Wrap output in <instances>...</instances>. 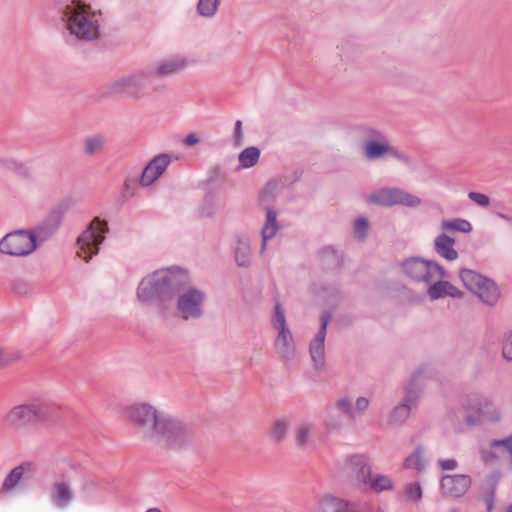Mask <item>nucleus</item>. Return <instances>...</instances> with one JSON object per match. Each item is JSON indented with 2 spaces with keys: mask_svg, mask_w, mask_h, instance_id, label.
Listing matches in <instances>:
<instances>
[{
  "mask_svg": "<svg viewBox=\"0 0 512 512\" xmlns=\"http://www.w3.org/2000/svg\"><path fill=\"white\" fill-rule=\"evenodd\" d=\"M324 423L329 430H338L342 426V421L332 413H329V416L325 419Z\"/></svg>",
  "mask_w": 512,
  "mask_h": 512,
  "instance_id": "603ef678",
  "label": "nucleus"
},
{
  "mask_svg": "<svg viewBox=\"0 0 512 512\" xmlns=\"http://www.w3.org/2000/svg\"><path fill=\"white\" fill-rule=\"evenodd\" d=\"M125 416L148 441L177 449L190 439L187 425L149 403L138 402L128 406Z\"/></svg>",
  "mask_w": 512,
  "mask_h": 512,
  "instance_id": "f257e3e1",
  "label": "nucleus"
},
{
  "mask_svg": "<svg viewBox=\"0 0 512 512\" xmlns=\"http://www.w3.org/2000/svg\"><path fill=\"white\" fill-rule=\"evenodd\" d=\"M446 291V295H449L451 297H457L459 295V291L453 285L452 288H447Z\"/></svg>",
  "mask_w": 512,
  "mask_h": 512,
  "instance_id": "052dcab7",
  "label": "nucleus"
},
{
  "mask_svg": "<svg viewBox=\"0 0 512 512\" xmlns=\"http://www.w3.org/2000/svg\"><path fill=\"white\" fill-rule=\"evenodd\" d=\"M176 296V310L182 320H198L204 315L203 306L206 300L204 291L190 286L189 283Z\"/></svg>",
  "mask_w": 512,
  "mask_h": 512,
  "instance_id": "0eeeda50",
  "label": "nucleus"
},
{
  "mask_svg": "<svg viewBox=\"0 0 512 512\" xmlns=\"http://www.w3.org/2000/svg\"><path fill=\"white\" fill-rule=\"evenodd\" d=\"M322 253H323V255H331L335 259H338L336 251L332 247H327V248L323 249Z\"/></svg>",
  "mask_w": 512,
  "mask_h": 512,
  "instance_id": "13d9d810",
  "label": "nucleus"
},
{
  "mask_svg": "<svg viewBox=\"0 0 512 512\" xmlns=\"http://www.w3.org/2000/svg\"><path fill=\"white\" fill-rule=\"evenodd\" d=\"M482 457L486 462H490V461L496 459V455L493 451H483Z\"/></svg>",
  "mask_w": 512,
  "mask_h": 512,
  "instance_id": "4d7b16f0",
  "label": "nucleus"
},
{
  "mask_svg": "<svg viewBox=\"0 0 512 512\" xmlns=\"http://www.w3.org/2000/svg\"><path fill=\"white\" fill-rule=\"evenodd\" d=\"M62 221L60 210H53L40 224L29 230L34 236L35 242L42 243L48 240L59 228Z\"/></svg>",
  "mask_w": 512,
  "mask_h": 512,
  "instance_id": "f3484780",
  "label": "nucleus"
},
{
  "mask_svg": "<svg viewBox=\"0 0 512 512\" xmlns=\"http://www.w3.org/2000/svg\"><path fill=\"white\" fill-rule=\"evenodd\" d=\"M472 485V479L467 474L444 475L440 480L442 494L450 498H461Z\"/></svg>",
  "mask_w": 512,
  "mask_h": 512,
  "instance_id": "2eb2a0df",
  "label": "nucleus"
},
{
  "mask_svg": "<svg viewBox=\"0 0 512 512\" xmlns=\"http://www.w3.org/2000/svg\"><path fill=\"white\" fill-rule=\"evenodd\" d=\"M420 374V371H416L404 387L405 393L401 403L410 409H414L417 406L418 400L420 398V387L418 384Z\"/></svg>",
  "mask_w": 512,
  "mask_h": 512,
  "instance_id": "5701e85b",
  "label": "nucleus"
},
{
  "mask_svg": "<svg viewBox=\"0 0 512 512\" xmlns=\"http://www.w3.org/2000/svg\"><path fill=\"white\" fill-rule=\"evenodd\" d=\"M367 132H368V135L371 136L372 138H375V139L383 138L382 134L377 130L368 129Z\"/></svg>",
  "mask_w": 512,
  "mask_h": 512,
  "instance_id": "bf43d9fd",
  "label": "nucleus"
},
{
  "mask_svg": "<svg viewBox=\"0 0 512 512\" xmlns=\"http://www.w3.org/2000/svg\"><path fill=\"white\" fill-rule=\"evenodd\" d=\"M37 248L34 236L29 230L18 229L7 233L0 240V253L24 257L33 253Z\"/></svg>",
  "mask_w": 512,
  "mask_h": 512,
  "instance_id": "9d476101",
  "label": "nucleus"
},
{
  "mask_svg": "<svg viewBox=\"0 0 512 512\" xmlns=\"http://www.w3.org/2000/svg\"><path fill=\"white\" fill-rule=\"evenodd\" d=\"M62 406L46 396L13 406L4 416L5 423L12 428H31L56 423L62 415Z\"/></svg>",
  "mask_w": 512,
  "mask_h": 512,
  "instance_id": "20e7f679",
  "label": "nucleus"
},
{
  "mask_svg": "<svg viewBox=\"0 0 512 512\" xmlns=\"http://www.w3.org/2000/svg\"><path fill=\"white\" fill-rule=\"evenodd\" d=\"M191 61L187 57L172 56L159 61L155 65L147 66L150 79L153 77H169L185 70Z\"/></svg>",
  "mask_w": 512,
  "mask_h": 512,
  "instance_id": "dca6fc26",
  "label": "nucleus"
},
{
  "mask_svg": "<svg viewBox=\"0 0 512 512\" xmlns=\"http://www.w3.org/2000/svg\"><path fill=\"white\" fill-rule=\"evenodd\" d=\"M313 512H357L355 504L331 494L319 500Z\"/></svg>",
  "mask_w": 512,
  "mask_h": 512,
  "instance_id": "6ab92c4d",
  "label": "nucleus"
},
{
  "mask_svg": "<svg viewBox=\"0 0 512 512\" xmlns=\"http://www.w3.org/2000/svg\"><path fill=\"white\" fill-rule=\"evenodd\" d=\"M441 228L443 230H453L463 233H469L472 230V225L466 219L456 218L452 220L442 221Z\"/></svg>",
  "mask_w": 512,
  "mask_h": 512,
  "instance_id": "e433bc0d",
  "label": "nucleus"
},
{
  "mask_svg": "<svg viewBox=\"0 0 512 512\" xmlns=\"http://www.w3.org/2000/svg\"><path fill=\"white\" fill-rule=\"evenodd\" d=\"M332 319V313L325 311L320 317V327L309 345V352L315 367L321 368L325 363V338L327 326Z\"/></svg>",
  "mask_w": 512,
  "mask_h": 512,
  "instance_id": "4468645a",
  "label": "nucleus"
},
{
  "mask_svg": "<svg viewBox=\"0 0 512 512\" xmlns=\"http://www.w3.org/2000/svg\"><path fill=\"white\" fill-rule=\"evenodd\" d=\"M424 454V446L420 444L417 445L413 452L404 459L403 468L406 470H414L417 473H423L427 468Z\"/></svg>",
  "mask_w": 512,
  "mask_h": 512,
  "instance_id": "b1692460",
  "label": "nucleus"
},
{
  "mask_svg": "<svg viewBox=\"0 0 512 512\" xmlns=\"http://www.w3.org/2000/svg\"><path fill=\"white\" fill-rule=\"evenodd\" d=\"M25 472V465L20 464L14 467L2 483L0 492L6 494L16 488Z\"/></svg>",
  "mask_w": 512,
  "mask_h": 512,
  "instance_id": "cd10ccee",
  "label": "nucleus"
},
{
  "mask_svg": "<svg viewBox=\"0 0 512 512\" xmlns=\"http://www.w3.org/2000/svg\"><path fill=\"white\" fill-rule=\"evenodd\" d=\"M200 142V139L198 138V136L195 134V133H189L188 135H186V137L183 139V143L186 145V146H193V145H196Z\"/></svg>",
  "mask_w": 512,
  "mask_h": 512,
  "instance_id": "6e6d98bb",
  "label": "nucleus"
},
{
  "mask_svg": "<svg viewBox=\"0 0 512 512\" xmlns=\"http://www.w3.org/2000/svg\"><path fill=\"white\" fill-rule=\"evenodd\" d=\"M506 512H512V505H510Z\"/></svg>",
  "mask_w": 512,
  "mask_h": 512,
  "instance_id": "69168bd1",
  "label": "nucleus"
},
{
  "mask_svg": "<svg viewBox=\"0 0 512 512\" xmlns=\"http://www.w3.org/2000/svg\"><path fill=\"white\" fill-rule=\"evenodd\" d=\"M281 183L278 181H270L262 189L260 198L263 203H272L280 193Z\"/></svg>",
  "mask_w": 512,
  "mask_h": 512,
  "instance_id": "4c0bfd02",
  "label": "nucleus"
},
{
  "mask_svg": "<svg viewBox=\"0 0 512 512\" xmlns=\"http://www.w3.org/2000/svg\"><path fill=\"white\" fill-rule=\"evenodd\" d=\"M369 202L385 207L403 205L415 208L421 204V199L402 189L386 187L375 190L369 196Z\"/></svg>",
  "mask_w": 512,
  "mask_h": 512,
  "instance_id": "f8f14e48",
  "label": "nucleus"
},
{
  "mask_svg": "<svg viewBox=\"0 0 512 512\" xmlns=\"http://www.w3.org/2000/svg\"><path fill=\"white\" fill-rule=\"evenodd\" d=\"M55 9L65 29L80 41L99 36L101 14L81 0H58Z\"/></svg>",
  "mask_w": 512,
  "mask_h": 512,
  "instance_id": "7ed1b4c3",
  "label": "nucleus"
},
{
  "mask_svg": "<svg viewBox=\"0 0 512 512\" xmlns=\"http://www.w3.org/2000/svg\"><path fill=\"white\" fill-rule=\"evenodd\" d=\"M271 325L274 329L278 330V332L289 330L286 323L284 309L279 302H276L274 306V313L271 317Z\"/></svg>",
  "mask_w": 512,
  "mask_h": 512,
  "instance_id": "ea45409f",
  "label": "nucleus"
},
{
  "mask_svg": "<svg viewBox=\"0 0 512 512\" xmlns=\"http://www.w3.org/2000/svg\"><path fill=\"white\" fill-rule=\"evenodd\" d=\"M346 469L349 471L351 477L355 478L364 489L372 475L367 458L364 455L350 456L346 462Z\"/></svg>",
  "mask_w": 512,
  "mask_h": 512,
  "instance_id": "a211bd4d",
  "label": "nucleus"
},
{
  "mask_svg": "<svg viewBox=\"0 0 512 512\" xmlns=\"http://www.w3.org/2000/svg\"><path fill=\"white\" fill-rule=\"evenodd\" d=\"M221 1L222 0H198L196 11L199 16L211 19L217 14Z\"/></svg>",
  "mask_w": 512,
  "mask_h": 512,
  "instance_id": "2f4dec72",
  "label": "nucleus"
},
{
  "mask_svg": "<svg viewBox=\"0 0 512 512\" xmlns=\"http://www.w3.org/2000/svg\"><path fill=\"white\" fill-rule=\"evenodd\" d=\"M277 355L287 361L295 358L296 350L293 336L290 330L279 331L274 341Z\"/></svg>",
  "mask_w": 512,
  "mask_h": 512,
  "instance_id": "aec40b11",
  "label": "nucleus"
},
{
  "mask_svg": "<svg viewBox=\"0 0 512 512\" xmlns=\"http://www.w3.org/2000/svg\"><path fill=\"white\" fill-rule=\"evenodd\" d=\"M364 489H371L375 492L390 491L394 489V482L387 475H371Z\"/></svg>",
  "mask_w": 512,
  "mask_h": 512,
  "instance_id": "c85d7f7f",
  "label": "nucleus"
},
{
  "mask_svg": "<svg viewBox=\"0 0 512 512\" xmlns=\"http://www.w3.org/2000/svg\"><path fill=\"white\" fill-rule=\"evenodd\" d=\"M369 404H370V400L363 396L358 397L355 402L356 409L359 412L365 411L368 408Z\"/></svg>",
  "mask_w": 512,
  "mask_h": 512,
  "instance_id": "5fc2aeb1",
  "label": "nucleus"
},
{
  "mask_svg": "<svg viewBox=\"0 0 512 512\" xmlns=\"http://www.w3.org/2000/svg\"><path fill=\"white\" fill-rule=\"evenodd\" d=\"M0 162L10 171L16 173L22 178H28L30 176V170L28 166L16 159H0Z\"/></svg>",
  "mask_w": 512,
  "mask_h": 512,
  "instance_id": "58836bf2",
  "label": "nucleus"
},
{
  "mask_svg": "<svg viewBox=\"0 0 512 512\" xmlns=\"http://www.w3.org/2000/svg\"><path fill=\"white\" fill-rule=\"evenodd\" d=\"M336 408L345 414L350 420H355L356 413L353 409L352 400L345 396L337 400Z\"/></svg>",
  "mask_w": 512,
  "mask_h": 512,
  "instance_id": "37998d69",
  "label": "nucleus"
},
{
  "mask_svg": "<svg viewBox=\"0 0 512 512\" xmlns=\"http://www.w3.org/2000/svg\"><path fill=\"white\" fill-rule=\"evenodd\" d=\"M499 218L505 220V221H508V222H512V217L504 214V213H501V212H496L495 213Z\"/></svg>",
  "mask_w": 512,
  "mask_h": 512,
  "instance_id": "680f3d73",
  "label": "nucleus"
},
{
  "mask_svg": "<svg viewBox=\"0 0 512 512\" xmlns=\"http://www.w3.org/2000/svg\"><path fill=\"white\" fill-rule=\"evenodd\" d=\"M463 407L470 412L465 416L468 425H475L481 420L496 422L500 419V413L495 409L489 397L479 394H471L463 401Z\"/></svg>",
  "mask_w": 512,
  "mask_h": 512,
  "instance_id": "9b49d317",
  "label": "nucleus"
},
{
  "mask_svg": "<svg viewBox=\"0 0 512 512\" xmlns=\"http://www.w3.org/2000/svg\"><path fill=\"white\" fill-rule=\"evenodd\" d=\"M491 448H504L509 454V459L512 464V434L503 439H494L490 443Z\"/></svg>",
  "mask_w": 512,
  "mask_h": 512,
  "instance_id": "49530a36",
  "label": "nucleus"
},
{
  "mask_svg": "<svg viewBox=\"0 0 512 512\" xmlns=\"http://www.w3.org/2000/svg\"><path fill=\"white\" fill-rule=\"evenodd\" d=\"M443 279L444 278L435 276L434 280L430 284H425L428 287L427 293L431 300L443 298L447 294L446 289L452 288V285Z\"/></svg>",
  "mask_w": 512,
  "mask_h": 512,
  "instance_id": "7c9ffc66",
  "label": "nucleus"
},
{
  "mask_svg": "<svg viewBox=\"0 0 512 512\" xmlns=\"http://www.w3.org/2000/svg\"><path fill=\"white\" fill-rule=\"evenodd\" d=\"M73 491L66 482H56L53 486L52 502L58 508H65L73 499Z\"/></svg>",
  "mask_w": 512,
  "mask_h": 512,
  "instance_id": "393cba45",
  "label": "nucleus"
},
{
  "mask_svg": "<svg viewBox=\"0 0 512 512\" xmlns=\"http://www.w3.org/2000/svg\"><path fill=\"white\" fill-rule=\"evenodd\" d=\"M11 287L16 294L21 296L27 295L33 291L32 284L29 281L21 278L15 279L12 282Z\"/></svg>",
  "mask_w": 512,
  "mask_h": 512,
  "instance_id": "c03bdc74",
  "label": "nucleus"
},
{
  "mask_svg": "<svg viewBox=\"0 0 512 512\" xmlns=\"http://www.w3.org/2000/svg\"><path fill=\"white\" fill-rule=\"evenodd\" d=\"M23 355L17 350L0 348V368L20 360Z\"/></svg>",
  "mask_w": 512,
  "mask_h": 512,
  "instance_id": "79ce46f5",
  "label": "nucleus"
},
{
  "mask_svg": "<svg viewBox=\"0 0 512 512\" xmlns=\"http://www.w3.org/2000/svg\"><path fill=\"white\" fill-rule=\"evenodd\" d=\"M389 149L387 143L370 140L365 145V156L370 160L382 157Z\"/></svg>",
  "mask_w": 512,
  "mask_h": 512,
  "instance_id": "72a5a7b5",
  "label": "nucleus"
},
{
  "mask_svg": "<svg viewBox=\"0 0 512 512\" xmlns=\"http://www.w3.org/2000/svg\"><path fill=\"white\" fill-rule=\"evenodd\" d=\"M189 283V273L182 267L158 269L141 279L136 289V297L145 305H161L175 299Z\"/></svg>",
  "mask_w": 512,
  "mask_h": 512,
  "instance_id": "f03ea898",
  "label": "nucleus"
},
{
  "mask_svg": "<svg viewBox=\"0 0 512 512\" xmlns=\"http://www.w3.org/2000/svg\"><path fill=\"white\" fill-rule=\"evenodd\" d=\"M233 142L236 146H241L244 142L241 120H237L235 122L234 131H233Z\"/></svg>",
  "mask_w": 512,
  "mask_h": 512,
  "instance_id": "3c124183",
  "label": "nucleus"
},
{
  "mask_svg": "<svg viewBox=\"0 0 512 512\" xmlns=\"http://www.w3.org/2000/svg\"><path fill=\"white\" fill-rule=\"evenodd\" d=\"M367 228H368V220L366 218L359 217L355 220L354 233L358 239L364 240L366 238Z\"/></svg>",
  "mask_w": 512,
  "mask_h": 512,
  "instance_id": "09e8293b",
  "label": "nucleus"
},
{
  "mask_svg": "<svg viewBox=\"0 0 512 512\" xmlns=\"http://www.w3.org/2000/svg\"><path fill=\"white\" fill-rule=\"evenodd\" d=\"M454 244V238L446 233H441L434 239V250L440 257L448 261H454L458 258V252L454 248Z\"/></svg>",
  "mask_w": 512,
  "mask_h": 512,
  "instance_id": "412c9836",
  "label": "nucleus"
},
{
  "mask_svg": "<svg viewBox=\"0 0 512 512\" xmlns=\"http://www.w3.org/2000/svg\"><path fill=\"white\" fill-rule=\"evenodd\" d=\"M259 157L260 150L255 146H250L240 152L238 161L243 168H251L257 164Z\"/></svg>",
  "mask_w": 512,
  "mask_h": 512,
  "instance_id": "473e14b6",
  "label": "nucleus"
},
{
  "mask_svg": "<svg viewBox=\"0 0 512 512\" xmlns=\"http://www.w3.org/2000/svg\"><path fill=\"white\" fill-rule=\"evenodd\" d=\"M106 138L102 134H93L84 138V153L89 156L99 154L105 147Z\"/></svg>",
  "mask_w": 512,
  "mask_h": 512,
  "instance_id": "a878e982",
  "label": "nucleus"
},
{
  "mask_svg": "<svg viewBox=\"0 0 512 512\" xmlns=\"http://www.w3.org/2000/svg\"><path fill=\"white\" fill-rule=\"evenodd\" d=\"M412 409L406 405L400 403L389 414V424L391 425H402L409 418Z\"/></svg>",
  "mask_w": 512,
  "mask_h": 512,
  "instance_id": "f704fd0d",
  "label": "nucleus"
},
{
  "mask_svg": "<svg viewBox=\"0 0 512 512\" xmlns=\"http://www.w3.org/2000/svg\"><path fill=\"white\" fill-rule=\"evenodd\" d=\"M279 229L277 221V212L271 208L266 210V221L261 229L262 243L260 247V254L262 255L267 247V241L272 239Z\"/></svg>",
  "mask_w": 512,
  "mask_h": 512,
  "instance_id": "4be33fe9",
  "label": "nucleus"
},
{
  "mask_svg": "<svg viewBox=\"0 0 512 512\" xmlns=\"http://www.w3.org/2000/svg\"><path fill=\"white\" fill-rule=\"evenodd\" d=\"M404 494L406 501L418 505L423 498V489L420 482L412 481L407 483L405 486Z\"/></svg>",
  "mask_w": 512,
  "mask_h": 512,
  "instance_id": "c9c22d12",
  "label": "nucleus"
},
{
  "mask_svg": "<svg viewBox=\"0 0 512 512\" xmlns=\"http://www.w3.org/2000/svg\"><path fill=\"white\" fill-rule=\"evenodd\" d=\"M146 512H161V511L157 508H150Z\"/></svg>",
  "mask_w": 512,
  "mask_h": 512,
  "instance_id": "e2e57ef3",
  "label": "nucleus"
},
{
  "mask_svg": "<svg viewBox=\"0 0 512 512\" xmlns=\"http://www.w3.org/2000/svg\"><path fill=\"white\" fill-rule=\"evenodd\" d=\"M438 465L442 470H454L457 468V461L455 459H441Z\"/></svg>",
  "mask_w": 512,
  "mask_h": 512,
  "instance_id": "864d4df0",
  "label": "nucleus"
},
{
  "mask_svg": "<svg viewBox=\"0 0 512 512\" xmlns=\"http://www.w3.org/2000/svg\"><path fill=\"white\" fill-rule=\"evenodd\" d=\"M237 266L247 268L251 265V248L246 240L239 239L234 249Z\"/></svg>",
  "mask_w": 512,
  "mask_h": 512,
  "instance_id": "bb28decb",
  "label": "nucleus"
},
{
  "mask_svg": "<svg viewBox=\"0 0 512 512\" xmlns=\"http://www.w3.org/2000/svg\"><path fill=\"white\" fill-rule=\"evenodd\" d=\"M288 423L285 420H276L272 428V437L276 442H281L287 432Z\"/></svg>",
  "mask_w": 512,
  "mask_h": 512,
  "instance_id": "a18cd8bd",
  "label": "nucleus"
},
{
  "mask_svg": "<svg viewBox=\"0 0 512 512\" xmlns=\"http://www.w3.org/2000/svg\"><path fill=\"white\" fill-rule=\"evenodd\" d=\"M459 275L465 287L473 292L484 304L493 307L498 303L501 291L493 279L467 268L460 270Z\"/></svg>",
  "mask_w": 512,
  "mask_h": 512,
  "instance_id": "39448f33",
  "label": "nucleus"
},
{
  "mask_svg": "<svg viewBox=\"0 0 512 512\" xmlns=\"http://www.w3.org/2000/svg\"><path fill=\"white\" fill-rule=\"evenodd\" d=\"M502 356L507 361H512V330L505 333L503 337Z\"/></svg>",
  "mask_w": 512,
  "mask_h": 512,
  "instance_id": "de8ad7c7",
  "label": "nucleus"
},
{
  "mask_svg": "<svg viewBox=\"0 0 512 512\" xmlns=\"http://www.w3.org/2000/svg\"><path fill=\"white\" fill-rule=\"evenodd\" d=\"M172 163V155L161 153L153 157L144 167L139 184L143 188L153 185L168 169Z\"/></svg>",
  "mask_w": 512,
  "mask_h": 512,
  "instance_id": "ddd939ff",
  "label": "nucleus"
},
{
  "mask_svg": "<svg viewBox=\"0 0 512 512\" xmlns=\"http://www.w3.org/2000/svg\"><path fill=\"white\" fill-rule=\"evenodd\" d=\"M468 198L482 208H486L490 205V198L486 194L480 192H469Z\"/></svg>",
  "mask_w": 512,
  "mask_h": 512,
  "instance_id": "8fccbe9b",
  "label": "nucleus"
},
{
  "mask_svg": "<svg viewBox=\"0 0 512 512\" xmlns=\"http://www.w3.org/2000/svg\"><path fill=\"white\" fill-rule=\"evenodd\" d=\"M486 483L490 487L489 493L484 495V501L487 506V510L490 512L494 506L495 490L498 484V476L491 474L487 476Z\"/></svg>",
  "mask_w": 512,
  "mask_h": 512,
  "instance_id": "a19ab883",
  "label": "nucleus"
},
{
  "mask_svg": "<svg viewBox=\"0 0 512 512\" xmlns=\"http://www.w3.org/2000/svg\"><path fill=\"white\" fill-rule=\"evenodd\" d=\"M151 82L147 68L137 69L113 81L107 90L109 95H125L138 99L142 91Z\"/></svg>",
  "mask_w": 512,
  "mask_h": 512,
  "instance_id": "6e6552de",
  "label": "nucleus"
},
{
  "mask_svg": "<svg viewBox=\"0 0 512 512\" xmlns=\"http://www.w3.org/2000/svg\"><path fill=\"white\" fill-rule=\"evenodd\" d=\"M108 231V223L95 217L77 238L78 256L88 262L97 255Z\"/></svg>",
  "mask_w": 512,
  "mask_h": 512,
  "instance_id": "423d86ee",
  "label": "nucleus"
},
{
  "mask_svg": "<svg viewBox=\"0 0 512 512\" xmlns=\"http://www.w3.org/2000/svg\"><path fill=\"white\" fill-rule=\"evenodd\" d=\"M401 267L408 278L418 283L430 284L435 276L445 278V270L440 264L421 257L407 258L401 262Z\"/></svg>",
  "mask_w": 512,
  "mask_h": 512,
  "instance_id": "1a4fd4ad",
  "label": "nucleus"
},
{
  "mask_svg": "<svg viewBox=\"0 0 512 512\" xmlns=\"http://www.w3.org/2000/svg\"><path fill=\"white\" fill-rule=\"evenodd\" d=\"M202 215L209 217V216H211V213H204V212H202Z\"/></svg>",
  "mask_w": 512,
  "mask_h": 512,
  "instance_id": "0e129e2a",
  "label": "nucleus"
},
{
  "mask_svg": "<svg viewBox=\"0 0 512 512\" xmlns=\"http://www.w3.org/2000/svg\"><path fill=\"white\" fill-rule=\"evenodd\" d=\"M315 431V425L311 422H302L296 429L295 432V441L296 445L300 448H305Z\"/></svg>",
  "mask_w": 512,
  "mask_h": 512,
  "instance_id": "c756f323",
  "label": "nucleus"
}]
</instances>
